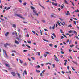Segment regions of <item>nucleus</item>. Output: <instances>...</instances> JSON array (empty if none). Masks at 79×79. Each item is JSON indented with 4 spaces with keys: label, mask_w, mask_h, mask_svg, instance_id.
<instances>
[{
    "label": "nucleus",
    "mask_w": 79,
    "mask_h": 79,
    "mask_svg": "<svg viewBox=\"0 0 79 79\" xmlns=\"http://www.w3.org/2000/svg\"><path fill=\"white\" fill-rule=\"evenodd\" d=\"M15 15L18 17H19L21 18H23V17L21 15V14H16Z\"/></svg>",
    "instance_id": "obj_1"
},
{
    "label": "nucleus",
    "mask_w": 79,
    "mask_h": 79,
    "mask_svg": "<svg viewBox=\"0 0 79 79\" xmlns=\"http://www.w3.org/2000/svg\"><path fill=\"white\" fill-rule=\"evenodd\" d=\"M11 74L13 75V76H16V73L15 72H11Z\"/></svg>",
    "instance_id": "obj_2"
},
{
    "label": "nucleus",
    "mask_w": 79,
    "mask_h": 79,
    "mask_svg": "<svg viewBox=\"0 0 79 79\" xmlns=\"http://www.w3.org/2000/svg\"><path fill=\"white\" fill-rule=\"evenodd\" d=\"M54 59L55 60V61H57V62H58V61H59V60H58V57H57L56 56V57Z\"/></svg>",
    "instance_id": "obj_3"
},
{
    "label": "nucleus",
    "mask_w": 79,
    "mask_h": 79,
    "mask_svg": "<svg viewBox=\"0 0 79 79\" xmlns=\"http://www.w3.org/2000/svg\"><path fill=\"white\" fill-rule=\"evenodd\" d=\"M33 15L34 16H35V15H37V16H39V14H38V13H37V12H36V13H34L33 14Z\"/></svg>",
    "instance_id": "obj_4"
},
{
    "label": "nucleus",
    "mask_w": 79,
    "mask_h": 79,
    "mask_svg": "<svg viewBox=\"0 0 79 79\" xmlns=\"http://www.w3.org/2000/svg\"><path fill=\"white\" fill-rule=\"evenodd\" d=\"M7 45H10V44H8V43H6V44L4 45L5 47H6Z\"/></svg>",
    "instance_id": "obj_5"
},
{
    "label": "nucleus",
    "mask_w": 79,
    "mask_h": 79,
    "mask_svg": "<svg viewBox=\"0 0 79 79\" xmlns=\"http://www.w3.org/2000/svg\"><path fill=\"white\" fill-rule=\"evenodd\" d=\"M5 65L7 67H8V68H9L10 65H9V64H7V63L5 64Z\"/></svg>",
    "instance_id": "obj_6"
},
{
    "label": "nucleus",
    "mask_w": 79,
    "mask_h": 79,
    "mask_svg": "<svg viewBox=\"0 0 79 79\" xmlns=\"http://www.w3.org/2000/svg\"><path fill=\"white\" fill-rule=\"evenodd\" d=\"M9 34V32H7L5 34V36H6V37H7V36H8V35Z\"/></svg>",
    "instance_id": "obj_7"
},
{
    "label": "nucleus",
    "mask_w": 79,
    "mask_h": 79,
    "mask_svg": "<svg viewBox=\"0 0 79 79\" xmlns=\"http://www.w3.org/2000/svg\"><path fill=\"white\" fill-rule=\"evenodd\" d=\"M72 62L73 63H74L75 64H76V65H77V62H75V61H72Z\"/></svg>",
    "instance_id": "obj_8"
},
{
    "label": "nucleus",
    "mask_w": 79,
    "mask_h": 79,
    "mask_svg": "<svg viewBox=\"0 0 79 79\" xmlns=\"http://www.w3.org/2000/svg\"><path fill=\"white\" fill-rule=\"evenodd\" d=\"M12 27H14V28H16V24H13L12 25Z\"/></svg>",
    "instance_id": "obj_9"
},
{
    "label": "nucleus",
    "mask_w": 79,
    "mask_h": 79,
    "mask_svg": "<svg viewBox=\"0 0 79 79\" xmlns=\"http://www.w3.org/2000/svg\"><path fill=\"white\" fill-rule=\"evenodd\" d=\"M17 75H18V76L19 77V78H21V76H20V74H19V73H17Z\"/></svg>",
    "instance_id": "obj_10"
},
{
    "label": "nucleus",
    "mask_w": 79,
    "mask_h": 79,
    "mask_svg": "<svg viewBox=\"0 0 79 79\" xmlns=\"http://www.w3.org/2000/svg\"><path fill=\"white\" fill-rule=\"evenodd\" d=\"M15 44H19V42H18V41L16 40L15 41Z\"/></svg>",
    "instance_id": "obj_11"
},
{
    "label": "nucleus",
    "mask_w": 79,
    "mask_h": 79,
    "mask_svg": "<svg viewBox=\"0 0 79 79\" xmlns=\"http://www.w3.org/2000/svg\"><path fill=\"white\" fill-rule=\"evenodd\" d=\"M45 71H46V70H43L42 72V74H44V72H45Z\"/></svg>",
    "instance_id": "obj_12"
},
{
    "label": "nucleus",
    "mask_w": 79,
    "mask_h": 79,
    "mask_svg": "<svg viewBox=\"0 0 79 79\" xmlns=\"http://www.w3.org/2000/svg\"><path fill=\"white\" fill-rule=\"evenodd\" d=\"M46 65H47L48 64H50V65H51V63H50V62L47 63H46Z\"/></svg>",
    "instance_id": "obj_13"
},
{
    "label": "nucleus",
    "mask_w": 79,
    "mask_h": 79,
    "mask_svg": "<svg viewBox=\"0 0 79 79\" xmlns=\"http://www.w3.org/2000/svg\"><path fill=\"white\" fill-rule=\"evenodd\" d=\"M31 9H32V10H34V9H35V8H34V7L32 6H31Z\"/></svg>",
    "instance_id": "obj_14"
},
{
    "label": "nucleus",
    "mask_w": 79,
    "mask_h": 79,
    "mask_svg": "<svg viewBox=\"0 0 79 79\" xmlns=\"http://www.w3.org/2000/svg\"><path fill=\"white\" fill-rule=\"evenodd\" d=\"M69 11H67V13H66V15H68V14H69Z\"/></svg>",
    "instance_id": "obj_15"
},
{
    "label": "nucleus",
    "mask_w": 79,
    "mask_h": 79,
    "mask_svg": "<svg viewBox=\"0 0 79 79\" xmlns=\"http://www.w3.org/2000/svg\"><path fill=\"white\" fill-rule=\"evenodd\" d=\"M65 3H66V4H67V5H68V2L66 1V0H65Z\"/></svg>",
    "instance_id": "obj_16"
},
{
    "label": "nucleus",
    "mask_w": 79,
    "mask_h": 79,
    "mask_svg": "<svg viewBox=\"0 0 79 79\" xmlns=\"http://www.w3.org/2000/svg\"><path fill=\"white\" fill-rule=\"evenodd\" d=\"M25 36L27 37H29V34H27V35H26Z\"/></svg>",
    "instance_id": "obj_17"
},
{
    "label": "nucleus",
    "mask_w": 79,
    "mask_h": 79,
    "mask_svg": "<svg viewBox=\"0 0 79 79\" xmlns=\"http://www.w3.org/2000/svg\"><path fill=\"white\" fill-rule=\"evenodd\" d=\"M54 15H54V14H52L51 15V17H52V18H53V17H54Z\"/></svg>",
    "instance_id": "obj_18"
},
{
    "label": "nucleus",
    "mask_w": 79,
    "mask_h": 79,
    "mask_svg": "<svg viewBox=\"0 0 79 79\" xmlns=\"http://www.w3.org/2000/svg\"><path fill=\"white\" fill-rule=\"evenodd\" d=\"M5 55H6V56L7 57V58L8 57V55H7V54H6V53H5Z\"/></svg>",
    "instance_id": "obj_19"
},
{
    "label": "nucleus",
    "mask_w": 79,
    "mask_h": 79,
    "mask_svg": "<svg viewBox=\"0 0 79 79\" xmlns=\"http://www.w3.org/2000/svg\"><path fill=\"white\" fill-rule=\"evenodd\" d=\"M10 8H11V7L7 8L6 9V10L7 11L8 10H9V9H10Z\"/></svg>",
    "instance_id": "obj_20"
},
{
    "label": "nucleus",
    "mask_w": 79,
    "mask_h": 79,
    "mask_svg": "<svg viewBox=\"0 0 79 79\" xmlns=\"http://www.w3.org/2000/svg\"><path fill=\"white\" fill-rule=\"evenodd\" d=\"M74 45H73V44L70 45V47H71V48L74 47Z\"/></svg>",
    "instance_id": "obj_21"
},
{
    "label": "nucleus",
    "mask_w": 79,
    "mask_h": 79,
    "mask_svg": "<svg viewBox=\"0 0 79 79\" xmlns=\"http://www.w3.org/2000/svg\"><path fill=\"white\" fill-rule=\"evenodd\" d=\"M52 35H53L54 37L55 38L56 37V36H55V33H53L52 34Z\"/></svg>",
    "instance_id": "obj_22"
},
{
    "label": "nucleus",
    "mask_w": 79,
    "mask_h": 79,
    "mask_svg": "<svg viewBox=\"0 0 79 79\" xmlns=\"http://www.w3.org/2000/svg\"><path fill=\"white\" fill-rule=\"evenodd\" d=\"M35 68H40V66H39V65H37V66H35Z\"/></svg>",
    "instance_id": "obj_23"
},
{
    "label": "nucleus",
    "mask_w": 79,
    "mask_h": 79,
    "mask_svg": "<svg viewBox=\"0 0 79 79\" xmlns=\"http://www.w3.org/2000/svg\"><path fill=\"white\" fill-rule=\"evenodd\" d=\"M30 64H31V65L32 66H33V64H32V62H30Z\"/></svg>",
    "instance_id": "obj_24"
},
{
    "label": "nucleus",
    "mask_w": 79,
    "mask_h": 79,
    "mask_svg": "<svg viewBox=\"0 0 79 79\" xmlns=\"http://www.w3.org/2000/svg\"><path fill=\"white\" fill-rule=\"evenodd\" d=\"M27 42L28 43H29V44H31V41H27Z\"/></svg>",
    "instance_id": "obj_25"
},
{
    "label": "nucleus",
    "mask_w": 79,
    "mask_h": 79,
    "mask_svg": "<svg viewBox=\"0 0 79 79\" xmlns=\"http://www.w3.org/2000/svg\"><path fill=\"white\" fill-rule=\"evenodd\" d=\"M49 45L50 47H52L53 46L52 44H49Z\"/></svg>",
    "instance_id": "obj_26"
},
{
    "label": "nucleus",
    "mask_w": 79,
    "mask_h": 79,
    "mask_svg": "<svg viewBox=\"0 0 79 79\" xmlns=\"http://www.w3.org/2000/svg\"><path fill=\"white\" fill-rule=\"evenodd\" d=\"M47 55V54H44V56L45 57H46Z\"/></svg>",
    "instance_id": "obj_27"
},
{
    "label": "nucleus",
    "mask_w": 79,
    "mask_h": 79,
    "mask_svg": "<svg viewBox=\"0 0 79 79\" xmlns=\"http://www.w3.org/2000/svg\"><path fill=\"white\" fill-rule=\"evenodd\" d=\"M51 3H52V5H55V3H54V2H51Z\"/></svg>",
    "instance_id": "obj_28"
},
{
    "label": "nucleus",
    "mask_w": 79,
    "mask_h": 79,
    "mask_svg": "<svg viewBox=\"0 0 79 79\" xmlns=\"http://www.w3.org/2000/svg\"><path fill=\"white\" fill-rule=\"evenodd\" d=\"M24 73H25V74H27V72H26V70H25L24 71Z\"/></svg>",
    "instance_id": "obj_29"
},
{
    "label": "nucleus",
    "mask_w": 79,
    "mask_h": 79,
    "mask_svg": "<svg viewBox=\"0 0 79 79\" xmlns=\"http://www.w3.org/2000/svg\"><path fill=\"white\" fill-rule=\"evenodd\" d=\"M51 37L52 39H53V40H55V38H54L53 37V36H51Z\"/></svg>",
    "instance_id": "obj_30"
},
{
    "label": "nucleus",
    "mask_w": 79,
    "mask_h": 79,
    "mask_svg": "<svg viewBox=\"0 0 79 79\" xmlns=\"http://www.w3.org/2000/svg\"><path fill=\"white\" fill-rule=\"evenodd\" d=\"M26 46H27V47H28V48H31V46H30L28 45H27V44H26Z\"/></svg>",
    "instance_id": "obj_31"
},
{
    "label": "nucleus",
    "mask_w": 79,
    "mask_h": 79,
    "mask_svg": "<svg viewBox=\"0 0 79 79\" xmlns=\"http://www.w3.org/2000/svg\"><path fill=\"white\" fill-rule=\"evenodd\" d=\"M75 12H79V10L77 9V10H75Z\"/></svg>",
    "instance_id": "obj_32"
},
{
    "label": "nucleus",
    "mask_w": 79,
    "mask_h": 79,
    "mask_svg": "<svg viewBox=\"0 0 79 79\" xmlns=\"http://www.w3.org/2000/svg\"><path fill=\"white\" fill-rule=\"evenodd\" d=\"M20 29L19 28H18V31L19 32H20Z\"/></svg>",
    "instance_id": "obj_33"
},
{
    "label": "nucleus",
    "mask_w": 79,
    "mask_h": 79,
    "mask_svg": "<svg viewBox=\"0 0 79 79\" xmlns=\"http://www.w3.org/2000/svg\"><path fill=\"white\" fill-rule=\"evenodd\" d=\"M72 27V26H71V24L68 26V27Z\"/></svg>",
    "instance_id": "obj_34"
},
{
    "label": "nucleus",
    "mask_w": 79,
    "mask_h": 79,
    "mask_svg": "<svg viewBox=\"0 0 79 79\" xmlns=\"http://www.w3.org/2000/svg\"><path fill=\"white\" fill-rule=\"evenodd\" d=\"M19 60L20 63H21L22 64V63H23V61H21V60H20V59H19Z\"/></svg>",
    "instance_id": "obj_35"
},
{
    "label": "nucleus",
    "mask_w": 79,
    "mask_h": 79,
    "mask_svg": "<svg viewBox=\"0 0 79 79\" xmlns=\"http://www.w3.org/2000/svg\"><path fill=\"white\" fill-rule=\"evenodd\" d=\"M74 33L75 34H76L77 35V32L76 31H74Z\"/></svg>",
    "instance_id": "obj_36"
},
{
    "label": "nucleus",
    "mask_w": 79,
    "mask_h": 79,
    "mask_svg": "<svg viewBox=\"0 0 79 79\" xmlns=\"http://www.w3.org/2000/svg\"><path fill=\"white\" fill-rule=\"evenodd\" d=\"M55 25H54L52 27V29H55Z\"/></svg>",
    "instance_id": "obj_37"
},
{
    "label": "nucleus",
    "mask_w": 79,
    "mask_h": 79,
    "mask_svg": "<svg viewBox=\"0 0 79 79\" xmlns=\"http://www.w3.org/2000/svg\"><path fill=\"white\" fill-rule=\"evenodd\" d=\"M54 6H58V5H57V3H55Z\"/></svg>",
    "instance_id": "obj_38"
},
{
    "label": "nucleus",
    "mask_w": 79,
    "mask_h": 79,
    "mask_svg": "<svg viewBox=\"0 0 79 79\" xmlns=\"http://www.w3.org/2000/svg\"><path fill=\"white\" fill-rule=\"evenodd\" d=\"M33 13H37V11H36L35 10H33Z\"/></svg>",
    "instance_id": "obj_39"
},
{
    "label": "nucleus",
    "mask_w": 79,
    "mask_h": 79,
    "mask_svg": "<svg viewBox=\"0 0 79 79\" xmlns=\"http://www.w3.org/2000/svg\"><path fill=\"white\" fill-rule=\"evenodd\" d=\"M2 6H3L2 5V4H1V6H0V8L1 9H2Z\"/></svg>",
    "instance_id": "obj_40"
},
{
    "label": "nucleus",
    "mask_w": 79,
    "mask_h": 79,
    "mask_svg": "<svg viewBox=\"0 0 79 79\" xmlns=\"http://www.w3.org/2000/svg\"><path fill=\"white\" fill-rule=\"evenodd\" d=\"M36 72H37V73H40V71L39 70H36Z\"/></svg>",
    "instance_id": "obj_41"
},
{
    "label": "nucleus",
    "mask_w": 79,
    "mask_h": 79,
    "mask_svg": "<svg viewBox=\"0 0 79 79\" xmlns=\"http://www.w3.org/2000/svg\"><path fill=\"white\" fill-rule=\"evenodd\" d=\"M74 23L75 25H76V21H74Z\"/></svg>",
    "instance_id": "obj_42"
},
{
    "label": "nucleus",
    "mask_w": 79,
    "mask_h": 79,
    "mask_svg": "<svg viewBox=\"0 0 79 79\" xmlns=\"http://www.w3.org/2000/svg\"><path fill=\"white\" fill-rule=\"evenodd\" d=\"M45 53H46V54H49V52H45Z\"/></svg>",
    "instance_id": "obj_43"
},
{
    "label": "nucleus",
    "mask_w": 79,
    "mask_h": 79,
    "mask_svg": "<svg viewBox=\"0 0 79 79\" xmlns=\"http://www.w3.org/2000/svg\"><path fill=\"white\" fill-rule=\"evenodd\" d=\"M12 52H14V53H16V51H15V50H13L12 51Z\"/></svg>",
    "instance_id": "obj_44"
},
{
    "label": "nucleus",
    "mask_w": 79,
    "mask_h": 79,
    "mask_svg": "<svg viewBox=\"0 0 79 79\" xmlns=\"http://www.w3.org/2000/svg\"><path fill=\"white\" fill-rule=\"evenodd\" d=\"M3 52H4L5 53H6V51H5V50L3 49Z\"/></svg>",
    "instance_id": "obj_45"
},
{
    "label": "nucleus",
    "mask_w": 79,
    "mask_h": 79,
    "mask_svg": "<svg viewBox=\"0 0 79 79\" xmlns=\"http://www.w3.org/2000/svg\"><path fill=\"white\" fill-rule=\"evenodd\" d=\"M72 69L73 70V71H75L76 69H74V67H72Z\"/></svg>",
    "instance_id": "obj_46"
},
{
    "label": "nucleus",
    "mask_w": 79,
    "mask_h": 79,
    "mask_svg": "<svg viewBox=\"0 0 79 79\" xmlns=\"http://www.w3.org/2000/svg\"><path fill=\"white\" fill-rule=\"evenodd\" d=\"M37 53H38V55L39 56H40V52H37Z\"/></svg>",
    "instance_id": "obj_47"
},
{
    "label": "nucleus",
    "mask_w": 79,
    "mask_h": 79,
    "mask_svg": "<svg viewBox=\"0 0 79 79\" xmlns=\"http://www.w3.org/2000/svg\"><path fill=\"white\" fill-rule=\"evenodd\" d=\"M42 21L43 23H45V20H42Z\"/></svg>",
    "instance_id": "obj_48"
},
{
    "label": "nucleus",
    "mask_w": 79,
    "mask_h": 79,
    "mask_svg": "<svg viewBox=\"0 0 79 79\" xmlns=\"http://www.w3.org/2000/svg\"><path fill=\"white\" fill-rule=\"evenodd\" d=\"M40 76H41V77H42V76H43V75L42 74V73H41L40 74Z\"/></svg>",
    "instance_id": "obj_49"
},
{
    "label": "nucleus",
    "mask_w": 79,
    "mask_h": 79,
    "mask_svg": "<svg viewBox=\"0 0 79 79\" xmlns=\"http://www.w3.org/2000/svg\"><path fill=\"white\" fill-rule=\"evenodd\" d=\"M63 43L64 44V45H66V43H65V42H63Z\"/></svg>",
    "instance_id": "obj_50"
},
{
    "label": "nucleus",
    "mask_w": 79,
    "mask_h": 79,
    "mask_svg": "<svg viewBox=\"0 0 79 79\" xmlns=\"http://www.w3.org/2000/svg\"><path fill=\"white\" fill-rule=\"evenodd\" d=\"M19 1L20 3H22V1L21 0H19Z\"/></svg>",
    "instance_id": "obj_51"
},
{
    "label": "nucleus",
    "mask_w": 79,
    "mask_h": 79,
    "mask_svg": "<svg viewBox=\"0 0 79 79\" xmlns=\"http://www.w3.org/2000/svg\"><path fill=\"white\" fill-rule=\"evenodd\" d=\"M61 53L62 54H64V52H63V51H61Z\"/></svg>",
    "instance_id": "obj_52"
},
{
    "label": "nucleus",
    "mask_w": 79,
    "mask_h": 79,
    "mask_svg": "<svg viewBox=\"0 0 79 79\" xmlns=\"http://www.w3.org/2000/svg\"><path fill=\"white\" fill-rule=\"evenodd\" d=\"M32 32L33 33V34H35V31H32Z\"/></svg>",
    "instance_id": "obj_53"
},
{
    "label": "nucleus",
    "mask_w": 79,
    "mask_h": 79,
    "mask_svg": "<svg viewBox=\"0 0 79 79\" xmlns=\"http://www.w3.org/2000/svg\"><path fill=\"white\" fill-rule=\"evenodd\" d=\"M61 72H62V73L63 74H64V73H65V72H63V71H62Z\"/></svg>",
    "instance_id": "obj_54"
},
{
    "label": "nucleus",
    "mask_w": 79,
    "mask_h": 79,
    "mask_svg": "<svg viewBox=\"0 0 79 79\" xmlns=\"http://www.w3.org/2000/svg\"><path fill=\"white\" fill-rule=\"evenodd\" d=\"M17 39H18V40H20V39L19 38H17Z\"/></svg>",
    "instance_id": "obj_55"
},
{
    "label": "nucleus",
    "mask_w": 79,
    "mask_h": 79,
    "mask_svg": "<svg viewBox=\"0 0 79 79\" xmlns=\"http://www.w3.org/2000/svg\"><path fill=\"white\" fill-rule=\"evenodd\" d=\"M71 2L73 5V6H74V4L73 3V2H72L71 1Z\"/></svg>",
    "instance_id": "obj_56"
},
{
    "label": "nucleus",
    "mask_w": 79,
    "mask_h": 79,
    "mask_svg": "<svg viewBox=\"0 0 79 79\" xmlns=\"http://www.w3.org/2000/svg\"><path fill=\"white\" fill-rule=\"evenodd\" d=\"M69 33H71V32H72V31L71 30H70V31H69Z\"/></svg>",
    "instance_id": "obj_57"
},
{
    "label": "nucleus",
    "mask_w": 79,
    "mask_h": 79,
    "mask_svg": "<svg viewBox=\"0 0 79 79\" xmlns=\"http://www.w3.org/2000/svg\"><path fill=\"white\" fill-rule=\"evenodd\" d=\"M31 58L33 59V60H35V58H34V57H32Z\"/></svg>",
    "instance_id": "obj_58"
},
{
    "label": "nucleus",
    "mask_w": 79,
    "mask_h": 79,
    "mask_svg": "<svg viewBox=\"0 0 79 79\" xmlns=\"http://www.w3.org/2000/svg\"><path fill=\"white\" fill-rule=\"evenodd\" d=\"M58 25H59V26H61V24H60V23H58Z\"/></svg>",
    "instance_id": "obj_59"
},
{
    "label": "nucleus",
    "mask_w": 79,
    "mask_h": 79,
    "mask_svg": "<svg viewBox=\"0 0 79 79\" xmlns=\"http://www.w3.org/2000/svg\"><path fill=\"white\" fill-rule=\"evenodd\" d=\"M54 47H55V48H57V45H55L54 46Z\"/></svg>",
    "instance_id": "obj_60"
},
{
    "label": "nucleus",
    "mask_w": 79,
    "mask_h": 79,
    "mask_svg": "<svg viewBox=\"0 0 79 79\" xmlns=\"http://www.w3.org/2000/svg\"><path fill=\"white\" fill-rule=\"evenodd\" d=\"M40 6H41V7H42V8H44V7L42 6V5H40Z\"/></svg>",
    "instance_id": "obj_61"
},
{
    "label": "nucleus",
    "mask_w": 79,
    "mask_h": 79,
    "mask_svg": "<svg viewBox=\"0 0 79 79\" xmlns=\"http://www.w3.org/2000/svg\"><path fill=\"white\" fill-rule=\"evenodd\" d=\"M64 39V37L62 36H61V39Z\"/></svg>",
    "instance_id": "obj_62"
},
{
    "label": "nucleus",
    "mask_w": 79,
    "mask_h": 79,
    "mask_svg": "<svg viewBox=\"0 0 79 79\" xmlns=\"http://www.w3.org/2000/svg\"><path fill=\"white\" fill-rule=\"evenodd\" d=\"M33 45H36V43H34L33 44Z\"/></svg>",
    "instance_id": "obj_63"
},
{
    "label": "nucleus",
    "mask_w": 79,
    "mask_h": 79,
    "mask_svg": "<svg viewBox=\"0 0 79 79\" xmlns=\"http://www.w3.org/2000/svg\"><path fill=\"white\" fill-rule=\"evenodd\" d=\"M75 37H76V39H79V38L78 37V36H75Z\"/></svg>",
    "instance_id": "obj_64"
}]
</instances>
